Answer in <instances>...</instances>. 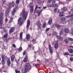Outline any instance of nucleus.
<instances>
[{
	"label": "nucleus",
	"instance_id": "obj_1",
	"mask_svg": "<svg viewBox=\"0 0 73 73\" xmlns=\"http://www.w3.org/2000/svg\"><path fill=\"white\" fill-rule=\"evenodd\" d=\"M28 14V12L25 11V10H23L22 14L23 20H22V17H20L18 20V24H19L20 26H21L23 25V23H24V21H25Z\"/></svg>",
	"mask_w": 73,
	"mask_h": 73
},
{
	"label": "nucleus",
	"instance_id": "obj_2",
	"mask_svg": "<svg viewBox=\"0 0 73 73\" xmlns=\"http://www.w3.org/2000/svg\"><path fill=\"white\" fill-rule=\"evenodd\" d=\"M15 5V3L13 1H12V2L9 3V4L7 5L8 8H7V10L5 12V15L6 16H8V14L9 13V11L11 10V8L12 7H14ZM12 6V7L11 6Z\"/></svg>",
	"mask_w": 73,
	"mask_h": 73
},
{
	"label": "nucleus",
	"instance_id": "obj_3",
	"mask_svg": "<svg viewBox=\"0 0 73 73\" xmlns=\"http://www.w3.org/2000/svg\"><path fill=\"white\" fill-rule=\"evenodd\" d=\"M3 16L4 13L3 12H1L0 13V29H1L2 26H3Z\"/></svg>",
	"mask_w": 73,
	"mask_h": 73
},
{
	"label": "nucleus",
	"instance_id": "obj_4",
	"mask_svg": "<svg viewBox=\"0 0 73 73\" xmlns=\"http://www.w3.org/2000/svg\"><path fill=\"white\" fill-rule=\"evenodd\" d=\"M31 66H30L29 64L27 63L25 64L24 66V72L25 73H27V71L31 69Z\"/></svg>",
	"mask_w": 73,
	"mask_h": 73
},
{
	"label": "nucleus",
	"instance_id": "obj_5",
	"mask_svg": "<svg viewBox=\"0 0 73 73\" xmlns=\"http://www.w3.org/2000/svg\"><path fill=\"white\" fill-rule=\"evenodd\" d=\"M36 25H38V28H39L40 29H41V27L42 26V25L41 24L40 21H38L37 22L36 24Z\"/></svg>",
	"mask_w": 73,
	"mask_h": 73
},
{
	"label": "nucleus",
	"instance_id": "obj_6",
	"mask_svg": "<svg viewBox=\"0 0 73 73\" xmlns=\"http://www.w3.org/2000/svg\"><path fill=\"white\" fill-rule=\"evenodd\" d=\"M48 48L50 54H53V50H52V49L51 45L49 44L48 45Z\"/></svg>",
	"mask_w": 73,
	"mask_h": 73
},
{
	"label": "nucleus",
	"instance_id": "obj_7",
	"mask_svg": "<svg viewBox=\"0 0 73 73\" xmlns=\"http://www.w3.org/2000/svg\"><path fill=\"white\" fill-rule=\"evenodd\" d=\"M55 26L56 27H57V29L58 30L61 29V28H62V26L61 25L58 24L57 23H56L55 24Z\"/></svg>",
	"mask_w": 73,
	"mask_h": 73
},
{
	"label": "nucleus",
	"instance_id": "obj_8",
	"mask_svg": "<svg viewBox=\"0 0 73 73\" xmlns=\"http://www.w3.org/2000/svg\"><path fill=\"white\" fill-rule=\"evenodd\" d=\"M64 31L65 33H69L70 32L69 29L67 28L64 29Z\"/></svg>",
	"mask_w": 73,
	"mask_h": 73
},
{
	"label": "nucleus",
	"instance_id": "obj_9",
	"mask_svg": "<svg viewBox=\"0 0 73 73\" xmlns=\"http://www.w3.org/2000/svg\"><path fill=\"white\" fill-rule=\"evenodd\" d=\"M14 31L15 28L14 27H11L9 31V33L11 34V33H13Z\"/></svg>",
	"mask_w": 73,
	"mask_h": 73
},
{
	"label": "nucleus",
	"instance_id": "obj_10",
	"mask_svg": "<svg viewBox=\"0 0 73 73\" xmlns=\"http://www.w3.org/2000/svg\"><path fill=\"white\" fill-rule=\"evenodd\" d=\"M30 12L31 13H33L34 11V7L33 6H30Z\"/></svg>",
	"mask_w": 73,
	"mask_h": 73
},
{
	"label": "nucleus",
	"instance_id": "obj_11",
	"mask_svg": "<svg viewBox=\"0 0 73 73\" xmlns=\"http://www.w3.org/2000/svg\"><path fill=\"white\" fill-rule=\"evenodd\" d=\"M27 25L26 26V28L28 29V28L29 27V25H30V24H31V23H30V20H28L27 21Z\"/></svg>",
	"mask_w": 73,
	"mask_h": 73
},
{
	"label": "nucleus",
	"instance_id": "obj_12",
	"mask_svg": "<svg viewBox=\"0 0 73 73\" xmlns=\"http://www.w3.org/2000/svg\"><path fill=\"white\" fill-rule=\"evenodd\" d=\"M26 56H25V57L24 58L23 60V62H27V60H28V56L27 55V54H26Z\"/></svg>",
	"mask_w": 73,
	"mask_h": 73
},
{
	"label": "nucleus",
	"instance_id": "obj_13",
	"mask_svg": "<svg viewBox=\"0 0 73 73\" xmlns=\"http://www.w3.org/2000/svg\"><path fill=\"white\" fill-rule=\"evenodd\" d=\"M15 55L13 54L12 55L11 57V62H12L14 60H15Z\"/></svg>",
	"mask_w": 73,
	"mask_h": 73
},
{
	"label": "nucleus",
	"instance_id": "obj_14",
	"mask_svg": "<svg viewBox=\"0 0 73 73\" xmlns=\"http://www.w3.org/2000/svg\"><path fill=\"white\" fill-rule=\"evenodd\" d=\"M30 37L31 36H30V35L29 34H27L26 35V40H27V41H29V39H30Z\"/></svg>",
	"mask_w": 73,
	"mask_h": 73
},
{
	"label": "nucleus",
	"instance_id": "obj_15",
	"mask_svg": "<svg viewBox=\"0 0 73 73\" xmlns=\"http://www.w3.org/2000/svg\"><path fill=\"white\" fill-rule=\"evenodd\" d=\"M54 47L55 48V49H57V48H58V42L55 43Z\"/></svg>",
	"mask_w": 73,
	"mask_h": 73
},
{
	"label": "nucleus",
	"instance_id": "obj_16",
	"mask_svg": "<svg viewBox=\"0 0 73 73\" xmlns=\"http://www.w3.org/2000/svg\"><path fill=\"white\" fill-rule=\"evenodd\" d=\"M11 60L9 59H8L7 62V64L8 66H9L11 65Z\"/></svg>",
	"mask_w": 73,
	"mask_h": 73
},
{
	"label": "nucleus",
	"instance_id": "obj_17",
	"mask_svg": "<svg viewBox=\"0 0 73 73\" xmlns=\"http://www.w3.org/2000/svg\"><path fill=\"white\" fill-rule=\"evenodd\" d=\"M64 12L63 11H60L59 12V16L60 17H62L64 16Z\"/></svg>",
	"mask_w": 73,
	"mask_h": 73
},
{
	"label": "nucleus",
	"instance_id": "obj_18",
	"mask_svg": "<svg viewBox=\"0 0 73 73\" xmlns=\"http://www.w3.org/2000/svg\"><path fill=\"white\" fill-rule=\"evenodd\" d=\"M62 10L64 11V12H65V11H68V10L67 8H65L64 7H63L61 9Z\"/></svg>",
	"mask_w": 73,
	"mask_h": 73
},
{
	"label": "nucleus",
	"instance_id": "obj_19",
	"mask_svg": "<svg viewBox=\"0 0 73 73\" xmlns=\"http://www.w3.org/2000/svg\"><path fill=\"white\" fill-rule=\"evenodd\" d=\"M65 17H62L60 18V21L61 22H64L65 21Z\"/></svg>",
	"mask_w": 73,
	"mask_h": 73
},
{
	"label": "nucleus",
	"instance_id": "obj_20",
	"mask_svg": "<svg viewBox=\"0 0 73 73\" xmlns=\"http://www.w3.org/2000/svg\"><path fill=\"white\" fill-rule=\"evenodd\" d=\"M52 21H53L52 18H50L49 20V21H48V24H51L52 23Z\"/></svg>",
	"mask_w": 73,
	"mask_h": 73
},
{
	"label": "nucleus",
	"instance_id": "obj_21",
	"mask_svg": "<svg viewBox=\"0 0 73 73\" xmlns=\"http://www.w3.org/2000/svg\"><path fill=\"white\" fill-rule=\"evenodd\" d=\"M20 40L21 41L23 38V33H21L20 34Z\"/></svg>",
	"mask_w": 73,
	"mask_h": 73
},
{
	"label": "nucleus",
	"instance_id": "obj_22",
	"mask_svg": "<svg viewBox=\"0 0 73 73\" xmlns=\"http://www.w3.org/2000/svg\"><path fill=\"white\" fill-rule=\"evenodd\" d=\"M68 51L70 53H73V50L72 48H69L68 50Z\"/></svg>",
	"mask_w": 73,
	"mask_h": 73
},
{
	"label": "nucleus",
	"instance_id": "obj_23",
	"mask_svg": "<svg viewBox=\"0 0 73 73\" xmlns=\"http://www.w3.org/2000/svg\"><path fill=\"white\" fill-rule=\"evenodd\" d=\"M9 38H7L6 39H5L4 40L5 42H8L9 41Z\"/></svg>",
	"mask_w": 73,
	"mask_h": 73
},
{
	"label": "nucleus",
	"instance_id": "obj_24",
	"mask_svg": "<svg viewBox=\"0 0 73 73\" xmlns=\"http://www.w3.org/2000/svg\"><path fill=\"white\" fill-rule=\"evenodd\" d=\"M47 7H48V8H50L52 7H53V5L52 4H50L49 5H48L47 6Z\"/></svg>",
	"mask_w": 73,
	"mask_h": 73
},
{
	"label": "nucleus",
	"instance_id": "obj_25",
	"mask_svg": "<svg viewBox=\"0 0 73 73\" xmlns=\"http://www.w3.org/2000/svg\"><path fill=\"white\" fill-rule=\"evenodd\" d=\"M16 11V9H14L12 13V15H14Z\"/></svg>",
	"mask_w": 73,
	"mask_h": 73
},
{
	"label": "nucleus",
	"instance_id": "obj_26",
	"mask_svg": "<svg viewBox=\"0 0 73 73\" xmlns=\"http://www.w3.org/2000/svg\"><path fill=\"white\" fill-rule=\"evenodd\" d=\"M13 17H11L10 18V19L9 20V23L10 24L12 22V21H13Z\"/></svg>",
	"mask_w": 73,
	"mask_h": 73
},
{
	"label": "nucleus",
	"instance_id": "obj_27",
	"mask_svg": "<svg viewBox=\"0 0 73 73\" xmlns=\"http://www.w3.org/2000/svg\"><path fill=\"white\" fill-rule=\"evenodd\" d=\"M1 57L2 58V60H5V56L4 55H2L1 56Z\"/></svg>",
	"mask_w": 73,
	"mask_h": 73
},
{
	"label": "nucleus",
	"instance_id": "obj_28",
	"mask_svg": "<svg viewBox=\"0 0 73 73\" xmlns=\"http://www.w3.org/2000/svg\"><path fill=\"white\" fill-rule=\"evenodd\" d=\"M38 5H36V8H35V10L34 11V13L35 14V13L36 12V9L38 8Z\"/></svg>",
	"mask_w": 73,
	"mask_h": 73
},
{
	"label": "nucleus",
	"instance_id": "obj_29",
	"mask_svg": "<svg viewBox=\"0 0 73 73\" xmlns=\"http://www.w3.org/2000/svg\"><path fill=\"white\" fill-rule=\"evenodd\" d=\"M42 3V1H41V0H40L37 2V4H38L39 5H40V4H41Z\"/></svg>",
	"mask_w": 73,
	"mask_h": 73
},
{
	"label": "nucleus",
	"instance_id": "obj_30",
	"mask_svg": "<svg viewBox=\"0 0 73 73\" xmlns=\"http://www.w3.org/2000/svg\"><path fill=\"white\" fill-rule=\"evenodd\" d=\"M64 33V31L63 30L61 29V31L60 33V36H61Z\"/></svg>",
	"mask_w": 73,
	"mask_h": 73
},
{
	"label": "nucleus",
	"instance_id": "obj_31",
	"mask_svg": "<svg viewBox=\"0 0 73 73\" xmlns=\"http://www.w3.org/2000/svg\"><path fill=\"white\" fill-rule=\"evenodd\" d=\"M68 40L69 41H73V38H71L68 37Z\"/></svg>",
	"mask_w": 73,
	"mask_h": 73
},
{
	"label": "nucleus",
	"instance_id": "obj_32",
	"mask_svg": "<svg viewBox=\"0 0 73 73\" xmlns=\"http://www.w3.org/2000/svg\"><path fill=\"white\" fill-rule=\"evenodd\" d=\"M8 33H6L4 35L3 37L4 38H7L8 37Z\"/></svg>",
	"mask_w": 73,
	"mask_h": 73
},
{
	"label": "nucleus",
	"instance_id": "obj_33",
	"mask_svg": "<svg viewBox=\"0 0 73 73\" xmlns=\"http://www.w3.org/2000/svg\"><path fill=\"white\" fill-rule=\"evenodd\" d=\"M20 0H17L15 1L16 3V4L17 5H18L19 4V3H20Z\"/></svg>",
	"mask_w": 73,
	"mask_h": 73
},
{
	"label": "nucleus",
	"instance_id": "obj_34",
	"mask_svg": "<svg viewBox=\"0 0 73 73\" xmlns=\"http://www.w3.org/2000/svg\"><path fill=\"white\" fill-rule=\"evenodd\" d=\"M1 63L2 65H4L5 64V60H2Z\"/></svg>",
	"mask_w": 73,
	"mask_h": 73
},
{
	"label": "nucleus",
	"instance_id": "obj_35",
	"mask_svg": "<svg viewBox=\"0 0 73 73\" xmlns=\"http://www.w3.org/2000/svg\"><path fill=\"white\" fill-rule=\"evenodd\" d=\"M45 27H46V23H44L43 25V28H45Z\"/></svg>",
	"mask_w": 73,
	"mask_h": 73
},
{
	"label": "nucleus",
	"instance_id": "obj_36",
	"mask_svg": "<svg viewBox=\"0 0 73 73\" xmlns=\"http://www.w3.org/2000/svg\"><path fill=\"white\" fill-rule=\"evenodd\" d=\"M64 41L66 44H68V43H69V40H67L66 38L65 39Z\"/></svg>",
	"mask_w": 73,
	"mask_h": 73
},
{
	"label": "nucleus",
	"instance_id": "obj_37",
	"mask_svg": "<svg viewBox=\"0 0 73 73\" xmlns=\"http://www.w3.org/2000/svg\"><path fill=\"white\" fill-rule=\"evenodd\" d=\"M32 47V44H29L28 46V48H29V49H31Z\"/></svg>",
	"mask_w": 73,
	"mask_h": 73
},
{
	"label": "nucleus",
	"instance_id": "obj_38",
	"mask_svg": "<svg viewBox=\"0 0 73 73\" xmlns=\"http://www.w3.org/2000/svg\"><path fill=\"white\" fill-rule=\"evenodd\" d=\"M35 66H40L41 65V64H35Z\"/></svg>",
	"mask_w": 73,
	"mask_h": 73
},
{
	"label": "nucleus",
	"instance_id": "obj_39",
	"mask_svg": "<svg viewBox=\"0 0 73 73\" xmlns=\"http://www.w3.org/2000/svg\"><path fill=\"white\" fill-rule=\"evenodd\" d=\"M71 34L72 35H73V27H72L71 29Z\"/></svg>",
	"mask_w": 73,
	"mask_h": 73
},
{
	"label": "nucleus",
	"instance_id": "obj_40",
	"mask_svg": "<svg viewBox=\"0 0 73 73\" xmlns=\"http://www.w3.org/2000/svg\"><path fill=\"white\" fill-rule=\"evenodd\" d=\"M64 56H68L69 55V54L68 52H66L64 54Z\"/></svg>",
	"mask_w": 73,
	"mask_h": 73
},
{
	"label": "nucleus",
	"instance_id": "obj_41",
	"mask_svg": "<svg viewBox=\"0 0 73 73\" xmlns=\"http://www.w3.org/2000/svg\"><path fill=\"white\" fill-rule=\"evenodd\" d=\"M15 72H16V73H20L21 72H20V71L19 70H15Z\"/></svg>",
	"mask_w": 73,
	"mask_h": 73
},
{
	"label": "nucleus",
	"instance_id": "obj_42",
	"mask_svg": "<svg viewBox=\"0 0 73 73\" xmlns=\"http://www.w3.org/2000/svg\"><path fill=\"white\" fill-rule=\"evenodd\" d=\"M53 7H57V4L56 3L54 4V5H53Z\"/></svg>",
	"mask_w": 73,
	"mask_h": 73
},
{
	"label": "nucleus",
	"instance_id": "obj_43",
	"mask_svg": "<svg viewBox=\"0 0 73 73\" xmlns=\"http://www.w3.org/2000/svg\"><path fill=\"white\" fill-rule=\"evenodd\" d=\"M57 11V9L56 8H55L54 9V13H56V12Z\"/></svg>",
	"mask_w": 73,
	"mask_h": 73
},
{
	"label": "nucleus",
	"instance_id": "obj_44",
	"mask_svg": "<svg viewBox=\"0 0 73 73\" xmlns=\"http://www.w3.org/2000/svg\"><path fill=\"white\" fill-rule=\"evenodd\" d=\"M56 3V1H53L52 2V4H53V5Z\"/></svg>",
	"mask_w": 73,
	"mask_h": 73
},
{
	"label": "nucleus",
	"instance_id": "obj_45",
	"mask_svg": "<svg viewBox=\"0 0 73 73\" xmlns=\"http://www.w3.org/2000/svg\"><path fill=\"white\" fill-rule=\"evenodd\" d=\"M22 50V47H20L18 49V50L20 52Z\"/></svg>",
	"mask_w": 73,
	"mask_h": 73
},
{
	"label": "nucleus",
	"instance_id": "obj_46",
	"mask_svg": "<svg viewBox=\"0 0 73 73\" xmlns=\"http://www.w3.org/2000/svg\"><path fill=\"white\" fill-rule=\"evenodd\" d=\"M8 18L6 17L5 19V21L7 23V22H8Z\"/></svg>",
	"mask_w": 73,
	"mask_h": 73
},
{
	"label": "nucleus",
	"instance_id": "obj_47",
	"mask_svg": "<svg viewBox=\"0 0 73 73\" xmlns=\"http://www.w3.org/2000/svg\"><path fill=\"white\" fill-rule=\"evenodd\" d=\"M56 37L58 39H60V36L58 35H56Z\"/></svg>",
	"mask_w": 73,
	"mask_h": 73
},
{
	"label": "nucleus",
	"instance_id": "obj_48",
	"mask_svg": "<svg viewBox=\"0 0 73 73\" xmlns=\"http://www.w3.org/2000/svg\"><path fill=\"white\" fill-rule=\"evenodd\" d=\"M52 1V0H48V3H49V4H50V3H51V1Z\"/></svg>",
	"mask_w": 73,
	"mask_h": 73
},
{
	"label": "nucleus",
	"instance_id": "obj_49",
	"mask_svg": "<svg viewBox=\"0 0 73 73\" xmlns=\"http://www.w3.org/2000/svg\"><path fill=\"white\" fill-rule=\"evenodd\" d=\"M71 17V15H67L65 17L66 18H69L70 17Z\"/></svg>",
	"mask_w": 73,
	"mask_h": 73
},
{
	"label": "nucleus",
	"instance_id": "obj_50",
	"mask_svg": "<svg viewBox=\"0 0 73 73\" xmlns=\"http://www.w3.org/2000/svg\"><path fill=\"white\" fill-rule=\"evenodd\" d=\"M70 61H73V57H71L70 58Z\"/></svg>",
	"mask_w": 73,
	"mask_h": 73
},
{
	"label": "nucleus",
	"instance_id": "obj_51",
	"mask_svg": "<svg viewBox=\"0 0 73 73\" xmlns=\"http://www.w3.org/2000/svg\"><path fill=\"white\" fill-rule=\"evenodd\" d=\"M26 54V52H25V51H24L23 52V56H25V54Z\"/></svg>",
	"mask_w": 73,
	"mask_h": 73
},
{
	"label": "nucleus",
	"instance_id": "obj_52",
	"mask_svg": "<svg viewBox=\"0 0 73 73\" xmlns=\"http://www.w3.org/2000/svg\"><path fill=\"white\" fill-rule=\"evenodd\" d=\"M50 30V28H48L46 29V32H48V31H49V30Z\"/></svg>",
	"mask_w": 73,
	"mask_h": 73
},
{
	"label": "nucleus",
	"instance_id": "obj_53",
	"mask_svg": "<svg viewBox=\"0 0 73 73\" xmlns=\"http://www.w3.org/2000/svg\"><path fill=\"white\" fill-rule=\"evenodd\" d=\"M13 48H16V45L14 44H13Z\"/></svg>",
	"mask_w": 73,
	"mask_h": 73
},
{
	"label": "nucleus",
	"instance_id": "obj_54",
	"mask_svg": "<svg viewBox=\"0 0 73 73\" xmlns=\"http://www.w3.org/2000/svg\"><path fill=\"white\" fill-rule=\"evenodd\" d=\"M38 12H39V10H36V11L35 13H38Z\"/></svg>",
	"mask_w": 73,
	"mask_h": 73
},
{
	"label": "nucleus",
	"instance_id": "obj_55",
	"mask_svg": "<svg viewBox=\"0 0 73 73\" xmlns=\"http://www.w3.org/2000/svg\"><path fill=\"white\" fill-rule=\"evenodd\" d=\"M41 14V12H40V11L39 12V13H38L37 16H40V15Z\"/></svg>",
	"mask_w": 73,
	"mask_h": 73
},
{
	"label": "nucleus",
	"instance_id": "obj_56",
	"mask_svg": "<svg viewBox=\"0 0 73 73\" xmlns=\"http://www.w3.org/2000/svg\"><path fill=\"white\" fill-rule=\"evenodd\" d=\"M32 50H35V46H33Z\"/></svg>",
	"mask_w": 73,
	"mask_h": 73
},
{
	"label": "nucleus",
	"instance_id": "obj_57",
	"mask_svg": "<svg viewBox=\"0 0 73 73\" xmlns=\"http://www.w3.org/2000/svg\"><path fill=\"white\" fill-rule=\"evenodd\" d=\"M59 40H63V38L62 37H60Z\"/></svg>",
	"mask_w": 73,
	"mask_h": 73
},
{
	"label": "nucleus",
	"instance_id": "obj_58",
	"mask_svg": "<svg viewBox=\"0 0 73 73\" xmlns=\"http://www.w3.org/2000/svg\"><path fill=\"white\" fill-rule=\"evenodd\" d=\"M53 36H55V35H56V32H54L53 33Z\"/></svg>",
	"mask_w": 73,
	"mask_h": 73
},
{
	"label": "nucleus",
	"instance_id": "obj_59",
	"mask_svg": "<svg viewBox=\"0 0 73 73\" xmlns=\"http://www.w3.org/2000/svg\"><path fill=\"white\" fill-rule=\"evenodd\" d=\"M69 47V48H72V49L73 48V46H70Z\"/></svg>",
	"mask_w": 73,
	"mask_h": 73
},
{
	"label": "nucleus",
	"instance_id": "obj_60",
	"mask_svg": "<svg viewBox=\"0 0 73 73\" xmlns=\"http://www.w3.org/2000/svg\"><path fill=\"white\" fill-rule=\"evenodd\" d=\"M32 40V41H33V42H35V39H33Z\"/></svg>",
	"mask_w": 73,
	"mask_h": 73
},
{
	"label": "nucleus",
	"instance_id": "obj_61",
	"mask_svg": "<svg viewBox=\"0 0 73 73\" xmlns=\"http://www.w3.org/2000/svg\"><path fill=\"white\" fill-rule=\"evenodd\" d=\"M4 31V33H5V32H7V31H6V30L5 29H4V30H3Z\"/></svg>",
	"mask_w": 73,
	"mask_h": 73
},
{
	"label": "nucleus",
	"instance_id": "obj_62",
	"mask_svg": "<svg viewBox=\"0 0 73 73\" xmlns=\"http://www.w3.org/2000/svg\"><path fill=\"white\" fill-rule=\"evenodd\" d=\"M71 21H72V20H73V17H71Z\"/></svg>",
	"mask_w": 73,
	"mask_h": 73
},
{
	"label": "nucleus",
	"instance_id": "obj_63",
	"mask_svg": "<svg viewBox=\"0 0 73 73\" xmlns=\"http://www.w3.org/2000/svg\"><path fill=\"white\" fill-rule=\"evenodd\" d=\"M68 14H69V15H70V14H71V11H70L68 13Z\"/></svg>",
	"mask_w": 73,
	"mask_h": 73
},
{
	"label": "nucleus",
	"instance_id": "obj_64",
	"mask_svg": "<svg viewBox=\"0 0 73 73\" xmlns=\"http://www.w3.org/2000/svg\"><path fill=\"white\" fill-rule=\"evenodd\" d=\"M45 8H46V7H44L42 8V9H45Z\"/></svg>",
	"mask_w": 73,
	"mask_h": 73
}]
</instances>
